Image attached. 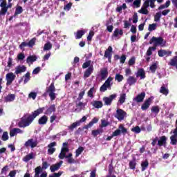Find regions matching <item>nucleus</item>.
<instances>
[{
	"mask_svg": "<svg viewBox=\"0 0 177 177\" xmlns=\"http://www.w3.org/2000/svg\"><path fill=\"white\" fill-rule=\"evenodd\" d=\"M161 19V12H157L154 16V21H159Z\"/></svg>",
	"mask_w": 177,
	"mask_h": 177,
	"instance_id": "58",
	"label": "nucleus"
},
{
	"mask_svg": "<svg viewBox=\"0 0 177 177\" xmlns=\"http://www.w3.org/2000/svg\"><path fill=\"white\" fill-rule=\"evenodd\" d=\"M113 171H114V167L113 166V163H111L109 165V175L111 176Z\"/></svg>",
	"mask_w": 177,
	"mask_h": 177,
	"instance_id": "57",
	"label": "nucleus"
},
{
	"mask_svg": "<svg viewBox=\"0 0 177 177\" xmlns=\"http://www.w3.org/2000/svg\"><path fill=\"white\" fill-rule=\"evenodd\" d=\"M146 97V93L142 92L141 93L138 94L137 96H136L133 100V102H136V103H142L143 100H145V98Z\"/></svg>",
	"mask_w": 177,
	"mask_h": 177,
	"instance_id": "12",
	"label": "nucleus"
},
{
	"mask_svg": "<svg viewBox=\"0 0 177 177\" xmlns=\"http://www.w3.org/2000/svg\"><path fill=\"white\" fill-rule=\"evenodd\" d=\"M1 139H2V140H3V142H6V140H8L9 139V136L8 135V131H4L3 133Z\"/></svg>",
	"mask_w": 177,
	"mask_h": 177,
	"instance_id": "51",
	"label": "nucleus"
},
{
	"mask_svg": "<svg viewBox=\"0 0 177 177\" xmlns=\"http://www.w3.org/2000/svg\"><path fill=\"white\" fill-rule=\"evenodd\" d=\"M44 110H46L44 112L45 115H50L52 113H55L56 111V105L55 104L50 105L49 107L48 106H43L41 108H39L36 111L32 113V114L29 115L26 118L23 117L21 120L18 123V127L19 128H26V127H30V124L39 115V114H42L44 113Z\"/></svg>",
	"mask_w": 177,
	"mask_h": 177,
	"instance_id": "1",
	"label": "nucleus"
},
{
	"mask_svg": "<svg viewBox=\"0 0 177 177\" xmlns=\"http://www.w3.org/2000/svg\"><path fill=\"white\" fill-rule=\"evenodd\" d=\"M37 145H38V142L37 141H34V139L30 138L25 142L24 147H31L32 149H34V147H37Z\"/></svg>",
	"mask_w": 177,
	"mask_h": 177,
	"instance_id": "13",
	"label": "nucleus"
},
{
	"mask_svg": "<svg viewBox=\"0 0 177 177\" xmlns=\"http://www.w3.org/2000/svg\"><path fill=\"white\" fill-rule=\"evenodd\" d=\"M136 165H137V163H136V158L131 160L129 163L130 169H133V170L136 169Z\"/></svg>",
	"mask_w": 177,
	"mask_h": 177,
	"instance_id": "33",
	"label": "nucleus"
},
{
	"mask_svg": "<svg viewBox=\"0 0 177 177\" xmlns=\"http://www.w3.org/2000/svg\"><path fill=\"white\" fill-rule=\"evenodd\" d=\"M25 58H26V56L24 55V53H21L18 54V55H17L18 60H24Z\"/></svg>",
	"mask_w": 177,
	"mask_h": 177,
	"instance_id": "61",
	"label": "nucleus"
},
{
	"mask_svg": "<svg viewBox=\"0 0 177 177\" xmlns=\"http://www.w3.org/2000/svg\"><path fill=\"white\" fill-rule=\"evenodd\" d=\"M93 65L90 66L85 71L84 74V78H89L91 77L92 73H93L94 71Z\"/></svg>",
	"mask_w": 177,
	"mask_h": 177,
	"instance_id": "16",
	"label": "nucleus"
},
{
	"mask_svg": "<svg viewBox=\"0 0 177 177\" xmlns=\"http://www.w3.org/2000/svg\"><path fill=\"white\" fill-rule=\"evenodd\" d=\"M160 93H162V95H165L167 96L168 93H169V91H168V88H165V86H162L160 87Z\"/></svg>",
	"mask_w": 177,
	"mask_h": 177,
	"instance_id": "41",
	"label": "nucleus"
},
{
	"mask_svg": "<svg viewBox=\"0 0 177 177\" xmlns=\"http://www.w3.org/2000/svg\"><path fill=\"white\" fill-rule=\"evenodd\" d=\"M29 99H32L33 100H35L37 98V93L36 92H30L28 95Z\"/></svg>",
	"mask_w": 177,
	"mask_h": 177,
	"instance_id": "54",
	"label": "nucleus"
},
{
	"mask_svg": "<svg viewBox=\"0 0 177 177\" xmlns=\"http://www.w3.org/2000/svg\"><path fill=\"white\" fill-rule=\"evenodd\" d=\"M92 104L95 109H102L103 107V102L102 101H94Z\"/></svg>",
	"mask_w": 177,
	"mask_h": 177,
	"instance_id": "31",
	"label": "nucleus"
},
{
	"mask_svg": "<svg viewBox=\"0 0 177 177\" xmlns=\"http://www.w3.org/2000/svg\"><path fill=\"white\" fill-rule=\"evenodd\" d=\"M62 164H63V161L61 160V161H59V162H58L57 164L52 165L50 167L51 172H55V171L59 170L60 169V167H62Z\"/></svg>",
	"mask_w": 177,
	"mask_h": 177,
	"instance_id": "19",
	"label": "nucleus"
},
{
	"mask_svg": "<svg viewBox=\"0 0 177 177\" xmlns=\"http://www.w3.org/2000/svg\"><path fill=\"white\" fill-rule=\"evenodd\" d=\"M102 133H103V130L102 129H98L96 130H93L91 131V135H93V136L94 138H96V136H97V135H102Z\"/></svg>",
	"mask_w": 177,
	"mask_h": 177,
	"instance_id": "32",
	"label": "nucleus"
},
{
	"mask_svg": "<svg viewBox=\"0 0 177 177\" xmlns=\"http://www.w3.org/2000/svg\"><path fill=\"white\" fill-rule=\"evenodd\" d=\"M136 75L137 77H140L141 80H145V78H146V72H145V69L142 68L138 70Z\"/></svg>",
	"mask_w": 177,
	"mask_h": 177,
	"instance_id": "21",
	"label": "nucleus"
},
{
	"mask_svg": "<svg viewBox=\"0 0 177 177\" xmlns=\"http://www.w3.org/2000/svg\"><path fill=\"white\" fill-rule=\"evenodd\" d=\"M117 97L116 94H112L109 97H104L102 98L103 102H104L105 106H111V103H113V100Z\"/></svg>",
	"mask_w": 177,
	"mask_h": 177,
	"instance_id": "8",
	"label": "nucleus"
},
{
	"mask_svg": "<svg viewBox=\"0 0 177 177\" xmlns=\"http://www.w3.org/2000/svg\"><path fill=\"white\" fill-rule=\"evenodd\" d=\"M121 133H122V135H127L128 133V129H127V128H125L122 124H120L118 129L113 131L111 136H108L106 140H111L114 136H118L121 135Z\"/></svg>",
	"mask_w": 177,
	"mask_h": 177,
	"instance_id": "2",
	"label": "nucleus"
},
{
	"mask_svg": "<svg viewBox=\"0 0 177 177\" xmlns=\"http://www.w3.org/2000/svg\"><path fill=\"white\" fill-rule=\"evenodd\" d=\"M118 35H120V37H122L124 35V31L122 29L115 28L113 31V33L112 35V37H114L115 38L118 37Z\"/></svg>",
	"mask_w": 177,
	"mask_h": 177,
	"instance_id": "23",
	"label": "nucleus"
},
{
	"mask_svg": "<svg viewBox=\"0 0 177 177\" xmlns=\"http://www.w3.org/2000/svg\"><path fill=\"white\" fill-rule=\"evenodd\" d=\"M49 164H48V162H43L42 163V167H41V171L42 169H47V168L49 167Z\"/></svg>",
	"mask_w": 177,
	"mask_h": 177,
	"instance_id": "62",
	"label": "nucleus"
},
{
	"mask_svg": "<svg viewBox=\"0 0 177 177\" xmlns=\"http://www.w3.org/2000/svg\"><path fill=\"white\" fill-rule=\"evenodd\" d=\"M136 63V58L135 57H132L129 60V66H133Z\"/></svg>",
	"mask_w": 177,
	"mask_h": 177,
	"instance_id": "55",
	"label": "nucleus"
},
{
	"mask_svg": "<svg viewBox=\"0 0 177 177\" xmlns=\"http://www.w3.org/2000/svg\"><path fill=\"white\" fill-rule=\"evenodd\" d=\"M126 99H127V94L122 93L120 94V97L119 98L118 102L120 103V104H124V103H125Z\"/></svg>",
	"mask_w": 177,
	"mask_h": 177,
	"instance_id": "37",
	"label": "nucleus"
},
{
	"mask_svg": "<svg viewBox=\"0 0 177 177\" xmlns=\"http://www.w3.org/2000/svg\"><path fill=\"white\" fill-rule=\"evenodd\" d=\"M34 158V153L31 152L30 153L26 155L25 157L23 158V161L24 162H28L30 160H32Z\"/></svg>",
	"mask_w": 177,
	"mask_h": 177,
	"instance_id": "29",
	"label": "nucleus"
},
{
	"mask_svg": "<svg viewBox=\"0 0 177 177\" xmlns=\"http://www.w3.org/2000/svg\"><path fill=\"white\" fill-rule=\"evenodd\" d=\"M138 13H141V15H149V10L145 7H142L141 9L138 10Z\"/></svg>",
	"mask_w": 177,
	"mask_h": 177,
	"instance_id": "48",
	"label": "nucleus"
},
{
	"mask_svg": "<svg viewBox=\"0 0 177 177\" xmlns=\"http://www.w3.org/2000/svg\"><path fill=\"white\" fill-rule=\"evenodd\" d=\"M133 23L136 24L138 23V13L134 12L133 15Z\"/></svg>",
	"mask_w": 177,
	"mask_h": 177,
	"instance_id": "63",
	"label": "nucleus"
},
{
	"mask_svg": "<svg viewBox=\"0 0 177 177\" xmlns=\"http://www.w3.org/2000/svg\"><path fill=\"white\" fill-rule=\"evenodd\" d=\"M93 35H95V32L90 31L88 33V35L87 36V41H92V38L93 37Z\"/></svg>",
	"mask_w": 177,
	"mask_h": 177,
	"instance_id": "59",
	"label": "nucleus"
},
{
	"mask_svg": "<svg viewBox=\"0 0 177 177\" xmlns=\"http://www.w3.org/2000/svg\"><path fill=\"white\" fill-rule=\"evenodd\" d=\"M100 75H101V80L102 81H104L107 78V75H109V71L107 68H102L100 70Z\"/></svg>",
	"mask_w": 177,
	"mask_h": 177,
	"instance_id": "18",
	"label": "nucleus"
},
{
	"mask_svg": "<svg viewBox=\"0 0 177 177\" xmlns=\"http://www.w3.org/2000/svg\"><path fill=\"white\" fill-rule=\"evenodd\" d=\"M157 28V24H149L148 27L149 31H154Z\"/></svg>",
	"mask_w": 177,
	"mask_h": 177,
	"instance_id": "52",
	"label": "nucleus"
},
{
	"mask_svg": "<svg viewBox=\"0 0 177 177\" xmlns=\"http://www.w3.org/2000/svg\"><path fill=\"white\" fill-rule=\"evenodd\" d=\"M158 55L159 57H164V56L168 57V56H171V55H172V52L167 50L160 49L158 51Z\"/></svg>",
	"mask_w": 177,
	"mask_h": 177,
	"instance_id": "14",
	"label": "nucleus"
},
{
	"mask_svg": "<svg viewBox=\"0 0 177 177\" xmlns=\"http://www.w3.org/2000/svg\"><path fill=\"white\" fill-rule=\"evenodd\" d=\"M113 81V77H109L105 81V82L100 88L101 92H106L107 89H111V82Z\"/></svg>",
	"mask_w": 177,
	"mask_h": 177,
	"instance_id": "6",
	"label": "nucleus"
},
{
	"mask_svg": "<svg viewBox=\"0 0 177 177\" xmlns=\"http://www.w3.org/2000/svg\"><path fill=\"white\" fill-rule=\"evenodd\" d=\"M158 67V62L153 63L149 67V70L151 73L154 74V73H156V71H157Z\"/></svg>",
	"mask_w": 177,
	"mask_h": 177,
	"instance_id": "30",
	"label": "nucleus"
},
{
	"mask_svg": "<svg viewBox=\"0 0 177 177\" xmlns=\"http://www.w3.org/2000/svg\"><path fill=\"white\" fill-rule=\"evenodd\" d=\"M85 35V31L82 30H77L75 35L76 39H80L82 38V36Z\"/></svg>",
	"mask_w": 177,
	"mask_h": 177,
	"instance_id": "34",
	"label": "nucleus"
},
{
	"mask_svg": "<svg viewBox=\"0 0 177 177\" xmlns=\"http://www.w3.org/2000/svg\"><path fill=\"white\" fill-rule=\"evenodd\" d=\"M149 168V160H145V161L141 162V171L142 172H144V171H146Z\"/></svg>",
	"mask_w": 177,
	"mask_h": 177,
	"instance_id": "28",
	"label": "nucleus"
},
{
	"mask_svg": "<svg viewBox=\"0 0 177 177\" xmlns=\"http://www.w3.org/2000/svg\"><path fill=\"white\" fill-rule=\"evenodd\" d=\"M27 67L26 66L22 65V66H18L15 68V74H21V73H25L26 71Z\"/></svg>",
	"mask_w": 177,
	"mask_h": 177,
	"instance_id": "20",
	"label": "nucleus"
},
{
	"mask_svg": "<svg viewBox=\"0 0 177 177\" xmlns=\"http://www.w3.org/2000/svg\"><path fill=\"white\" fill-rule=\"evenodd\" d=\"M170 144L172 145V146H176L177 145V136H170Z\"/></svg>",
	"mask_w": 177,
	"mask_h": 177,
	"instance_id": "36",
	"label": "nucleus"
},
{
	"mask_svg": "<svg viewBox=\"0 0 177 177\" xmlns=\"http://www.w3.org/2000/svg\"><path fill=\"white\" fill-rule=\"evenodd\" d=\"M93 91H95V87L91 88L90 90L88 91L87 95L88 97H93Z\"/></svg>",
	"mask_w": 177,
	"mask_h": 177,
	"instance_id": "56",
	"label": "nucleus"
},
{
	"mask_svg": "<svg viewBox=\"0 0 177 177\" xmlns=\"http://www.w3.org/2000/svg\"><path fill=\"white\" fill-rule=\"evenodd\" d=\"M156 49H157V48L152 46V47H149L147 51V56H151L153 55V50H156Z\"/></svg>",
	"mask_w": 177,
	"mask_h": 177,
	"instance_id": "42",
	"label": "nucleus"
},
{
	"mask_svg": "<svg viewBox=\"0 0 177 177\" xmlns=\"http://www.w3.org/2000/svg\"><path fill=\"white\" fill-rule=\"evenodd\" d=\"M113 47L111 46H109L108 48L105 50L104 57L106 59H108V62L109 63H111V57L113 56Z\"/></svg>",
	"mask_w": 177,
	"mask_h": 177,
	"instance_id": "11",
	"label": "nucleus"
},
{
	"mask_svg": "<svg viewBox=\"0 0 177 177\" xmlns=\"http://www.w3.org/2000/svg\"><path fill=\"white\" fill-rule=\"evenodd\" d=\"M16 99V95L15 94H8L4 97L6 103L13 102Z\"/></svg>",
	"mask_w": 177,
	"mask_h": 177,
	"instance_id": "24",
	"label": "nucleus"
},
{
	"mask_svg": "<svg viewBox=\"0 0 177 177\" xmlns=\"http://www.w3.org/2000/svg\"><path fill=\"white\" fill-rule=\"evenodd\" d=\"M151 113H153V114H156V115H157V114L160 113V106H153L151 109Z\"/></svg>",
	"mask_w": 177,
	"mask_h": 177,
	"instance_id": "39",
	"label": "nucleus"
},
{
	"mask_svg": "<svg viewBox=\"0 0 177 177\" xmlns=\"http://www.w3.org/2000/svg\"><path fill=\"white\" fill-rule=\"evenodd\" d=\"M35 176L34 177H39V174L42 172V169L41 168V166H39L35 169Z\"/></svg>",
	"mask_w": 177,
	"mask_h": 177,
	"instance_id": "43",
	"label": "nucleus"
},
{
	"mask_svg": "<svg viewBox=\"0 0 177 177\" xmlns=\"http://www.w3.org/2000/svg\"><path fill=\"white\" fill-rule=\"evenodd\" d=\"M84 95H85V90L79 93L77 100H82V99H84Z\"/></svg>",
	"mask_w": 177,
	"mask_h": 177,
	"instance_id": "64",
	"label": "nucleus"
},
{
	"mask_svg": "<svg viewBox=\"0 0 177 177\" xmlns=\"http://www.w3.org/2000/svg\"><path fill=\"white\" fill-rule=\"evenodd\" d=\"M138 82V79H136L133 76H129L127 79V84L129 85V86H132V85H135Z\"/></svg>",
	"mask_w": 177,
	"mask_h": 177,
	"instance_id": "25",
	"label": "nucleus"
},
{
	"mask_svg": "<svg viewBox=\"0 0 177 177\" xmlns=\"http://www.w3.org/2000/svg\"><path fill=\"white\" fill-rule=\"evenodd\" d=\"M91 60L86 61L82 64V68H89V67H91Z\"/></svg>",
	"mask_w": 177,
	"mask_h": 177,
	"instance_id": "53",
	"label": "nucleus"
},
{
	"mask_svg": "<svg viewBox=\"0 0 177 177\" xmlns=\"http://www.w3.org/2000/svg\"><path fill=\"white\" fill-rule=\"evenodd\" d=\"M12 0H8V4L6 0H0V16H5L6 13H8V9L12 8Z\"/></svg>",
	"mask_w": 177,
	"mask_h": 177,
	"instance_id": "3",
	"label": "nucleus"
},
{
	"mask_svg": "<svg viewBox=\"0 0 177 177\" xmlns=\"http://www.w3.org/2000/svg\"><path fill=\"white\" fill-rule=\"evenodd\" d=\"M6 80L7 81L6 85L7 86H9V85H12L13 81L16 80V75H14L13 73H8L6 75Z\"/></svg>",
	"mask_w": 177,
	"mask_h": 177,
	"instance_id": "9",
	"label": "nucleus"
},
{
	"mask_svg": "<svg viewBox=\"0 0 177 177\" xmlns=\"http://www.w3.org/2000/svg\"><path fill=\"white\" fill-rule=\"evenodd\" d=\"M176 64H177V56H174L173 59H171L169 62V65L172 66L173 67H175L176 66Z\"/></svg>",
	"mask_w": 177,
	"mask_h": 177,
	"instance_id": "40",
	"label": "nucleus"
},
{
	"mask_svg": "<svg viewBox=\"0 0 177 177\" xmlns=\"http://www.w3.org/2000/svg\"><path fill=\"white\" fill-rule=\"evenodd\" d=\"M124 80V76L120 73H117L115 76V80L121 82Z\"/></svg>",
	"mask_w": 177,
	"mask_h": 177,
	"instance_id": "44",
	"label": "nucleus"
},
{
	"mask_svg": "<svg viewBox=\"0 0 177 177\" xmlns=\"http://www.w3.org/2000/svg\"><path fill=\"white\" fill-rule=\"evenodd\" d=\"M71 6H73V3L69 2L68 4L64 6V10L68 11V10H70V9H71Z\"/></svg>",
	"mask_w": 177,
	"mask_h": 177,
	"instance_id": "60",
	"label": "nucleus"
},
{
	"mask_svg": "<svg viewBox=\"0 0 177 177\" xmlns=\"http://www.w3.org/2000/svg\"><path fill=\"white\" fill-rule=\"evenodd\" d=\"M57 145V144L56 143V142H53L48 145V149L47 151L48 154H49L50 156V155L53 154V153H55V151H56V148H55V147Z\"/></svg>",
	"mask_w": 177,
	"mask_h": 177,
	"instance_id": "15",
	"label": "nucleus"
},
{
	"mask_svg": "<svg viewBox=\"0 0 177 177\" xmlns=\"http://www.w3.org/2000/svg\"><path fill=\"white\" fill-rule=\"evenodd\" d=\"M48 122V116L44 115L38 120L39 125H46Z\"/></svg>",
	"mask_w": 177,
	"mask_h": 177,
	"instance_id": "22",
	"label": "nucleus"
},
{
	"mask_svg": "<svg viewBox=\"0 0 177 177\" xmlns=\"http://www.w3.org/2000/svg\"><path fill=\"white\" fill-rule=\"evenodd\" d=\"M110 21H107L106 26V30L109 32H113V30L114 29V26L113 25L109 26Z\"/></svg>",
	"mask_w": 177,
	"mask_h": 177,
	"instance_id": "45",
	"label": "nucleus"
},
{
	"mask_svg": "<svg viewBox=\"0 0 177 177\" xmlns=\"http://www.w3.org/2000/svg\"><path fill=\"white\" fill-rule=\"evenodd\" d=\"M110 125V122H107L106 120H101V128H106V127H109Z\"/></svg>",
	"mask_w": 177,
	"mask_h": 177,
	"instance_id": "49",
	"label": "nucleus"
},
{
	"mask_svg": "<svg viewBox=\"0 0 177 177\" xmlns=\"http://www.w3.org/2000/svg\"><path fill=\"white\" fill-rule=\"evenodd\" d=\"M50 49H52V44L48 41L44 44V50H50Z\"/></svg>",
	"mask_w": 177,
	"mask_h": 177,
	"instance_id": "47",
	"label": "nucleus"
},
{
	"mask_svg": "<svg viewBox=\"0 0 177 177\" xmlns=\"http://www.w3.org/2000/svg\"><path fill=\"white\" fill-rule=\"evenodd\" d=\"M149 44L151 45V44H153V47L157 48V46H161L162 48H164L165 45H167V41L164 40V39L161 37H153L149 40Z\"/></svg>",
	"mask_w": 177,
	"mask_h": 177,
	"instance_id": "4",
	"label": "nucleus"
},
{
	"mask_svg": "<svg viewBox=\"0 0 177 177\" xmlns=\"http://www.w3.org/2000/svg\"><path fill=\"white\" fill-rule=\"evenodd\" d=\"M31 73L30 72H27L25 75L23 76V78H24V84H26L30 80H31Z\"/></svg>",
	"mask_w": 177,
	"mask_h": 177,
	"instance_id": "35",
	"label": "nucleus"
},
{
	"mask_svg": "<svg viewBox=\"0 0 177 177\" xmlns=\"http://www.w3.org/2000/svg\"><path fill=\"white\" fill-rule=\"evenodd\" d=\"M127 118V112L122 109H118L115 115V118H117L118 121H122Z\"/></svg>",
	"mask_w": 177,
	"mask_h": 177,
	"instance_id": "7",
	"label": "nucleus"
},
{
	"mask_svg": "<svg viewBox=\"0 0 177 177\" xmlns=\"http://www.w3.org/2000/svg\"><path fill=\"white\" fill-rule=\"evenodd\" d=\"M37 41V38L33 37L32 39H31L28 43V46H29V48H32L34 46V45H35V42Z\"/></svg>",
	"mask_w": 177,
	"mask_h": 177,
	"instance_id": "46",
	"label": "nucleus"
},
{
	"mask_svg": "<svg viewBox=\"0 0 177 177\" xmlns=\"http://www.w3.org/2000/svg\"><path fill=\"white\" fill-rule=\"evenodd\" d=\"M153 99L154 97H150L147 99L142 104L141 110H142V111H145L146 110H147L150 107V105L151 104Z\"/></svg>",
	"mask_w": 177,
	"mask_h": 177,
	"instance_id": "10",
	"label": "nucleus"
},
{
	"mask_svg": "<svg viewBox=\"0 0 177 177\" xmlns=\"http://www.w3.org/2000/svg\"><path fill=\"white\" fill-rule=\"evenodd\" d=\"M80 125L81 124H80V122H78V121H76L73 122L71 125L68 126V129L71 131V132H73V131H74V129H75L77 127H80Z\"/></svg>",
	"mask_w": 177,
	"mask_h": 177,
	"instance_id": "27",
	"label": "nucleus"
},
{
	"mask_svg": "<svg viewBox=\"0 0 177 177\" xmlns=\"http://www.w3.org/2000/svg\"><path fill=\"white\" fill-rule=\"evenodd\" d=\"M158 146L161 147L162 146H167V136H162L158 140Z\"/></svg>",
	"mask_w": 177,
	"mask_h": 177,
	"instance_id": "17",
	"label": "nucleus"
},
{
	"mask_svg": "<svg viewBox=\"0 0 177 177\" xmlns=\"http://www.w3.org/2000/svg\"><path fill=\"white\" fill-rule=\"evenodd\" d=\"M34 62H37V56L36 55H30L26 59V63H28V64H30V63H31V64H32V63H34Z\"/></svg>",
	"mask_w": 177,
	"mask_h": 177,
	"instance_id": "26",
	"label": "nucleus"
},
{
	"mask_svg": "<svg viewBox=\"0 0 177 177\" xmlns=\"http://www.w3.org/2000/svg\"><path fill=\"white\" fill-rule=\"evenodd\" d=\"M82 151H84V147H80L77 149H76L75 157H80V155L82 154Z\"/></svg>",
	"mask_w": 177,
	"mask_h": 177,
	"instance_id": "50",
	"label": "nucleus"
},
{
	"mask_svg": "<svg viewBox=\"0 0 177 177\" xmlns=\"http://www.w3.org/2000/svg\"><path fill=\"white\" fill-rule=\"evenodd\" d=\"M55 92H56V87H55V83L52 82L43 95L46 96V93H48L50 100L53 101L56 99V93Z\"/></svg>",
	"mask_w": 177,
	"mask_h": 177,
	"instance_id": "5",
	"label": "nucleus"
},
{
	"mask_svg": "<svg viewBox=\"0 0 177 177\" xmlns=\"http://www.w3.org/2000/svg\"><path fill=\"white\" fill-rule=\"evenodd\" d=\"M21 13H23V7L21 6L17 7L14 14V17H16L17 15H21Z\"/></svg>",
	"mask_w": 177,
	"mask_h": 177,
	"instance_id": "38",
	"label": "nucleus"
}]
</instances>
